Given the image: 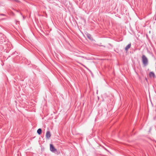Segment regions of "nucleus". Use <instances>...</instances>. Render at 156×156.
<instances>
[{"mask_svg":"<svg viewBox=\"0 0 156 156\" xmlns=\"http://www.w3.org/2000/svg\"><path fill=\"white\" fill-rule=\"evenodd\" d=\"M142 62L144 66H147L148 63V60L147 57L144 55H143L142 57Z\"/></svg>","mask_w":156,"mask_h":156,"instance_id":"nucleus-1","label":"nucleus"},{"mask_svg":"<svg viewBox=\"0 0 156 156\" xmlns=\"http://www.w3.org/2000/svg\"><path fill=\"white\" fill-rule=\"evenodd\" d=\"M50 150L51 151L55 153H56L57 152V151L56 149L53 145L52 144H50Z\"/></svg>","mask_w":156,"mask_h":156,"instance_id":"nucleus-2","label":"nucleus"},{"mask_svg":"<svg viewBox=\"0 0 156 156\" xmlns=\"http://www.w3.org/2000/svg\"><path fill=\"white\" fill-rule=\"evenodd\" d=\"M51 136V134L50 131H47L46 134V138L48 140H49Z\"/></svg>","mask_w":156,"mask_h":156,"instance_id":"nucleus-3","label":"nucleus"},{"mask_svg":"<svg viewBox=\"0 0 156 156\" xmlns=\"http://www.w3.org/2000/svg\"><path fill=\"white\" fill-rule=\"evenodd\" d=\"M87 36L89 40L92 41L93 40V38H92V37L91 36V35L90 34H87Z\"/></svg>","mask_w":156,"mask_h":156,"instance_id":"nucleus-4","label":"nucleus"},{"mask_svg":"<svg viewBox=\"0 0 156 156\" xmlns=\"http://www.w3.org/2000/svg\"><path fill=\"white\" fill-rule=\"evenodd\" d=\"M149 76L150 77H155V74L153 72H151L149 73Z\"/></svg>","mask_w":156,"mask_h":156,"instance_id":"nucleus-5","label":"nucleus"},{"mask_svg":"<svg viewBox=\"0 0 156 156\" xmlns=\"http://www.w3.org/2000/svg\"><path fill=\"white\" fill-rule=\"evenodd\" d=\"M131 44L130 43L128 44L125 48V50L126 51H127L128 49L130 48L131 47Z\"/></svg>","mask_w":156,"mask_h":156,"instance_id":"nucleus-6","label":"nucleus"},{"mask_svg":"<svg viewBox=\"0 0 156 156\" xmlns=\"http://www.w3.org/2000/svg\"><path fill=\"white\" fill-rule=\"evenodd\" d=\"M42 129L41 128L38 129L37 131V133L39 135H40L41 133H42Z\"/></svg>","mask_w":156,"mask_h":156,"instance_id":"nucleus-7","label":"nucleus"},{"mask_svg":"<svg viewBox=\"0 0 156 156\" xmlns=\"http://www.w3.org/2000/svg\"><path fill=\"white\" fill-rule=\"evenodd\" d=\"M103 147V148L106 151H108V152H110L108 150H107V149L106 148H105V147Z\"/></svg>","mask_w":156,"mask_h":156,"instance_id":"nucleus-8","label":"nucleus"},{"mask_svg":"<svg viewBox=\"0 0 156 156\" xmlns=\"http://www.w3.org/2000/svg\"><path fill=\"white\" fill-rule=\"evenodd\" d=\"M0 16H5V15L4 14H0Z\"/></svg>","mask_w":156,"mask_h":156,"instance_id":"nucleus-9","label":"nucleus"},{"mask_svg":"<svg viewBox=\"0 0 156 156\" xmlns=\"http://www.w3.org/2000/svg\"><path fill=\"white\" fill-rule=\"evenodd\" d=\"M20 14L21 15H22V13H21V12H20Z\"/></svg>","mask_w":156,"mask_h":156,"instance_id":"nucleus-10","label":"nucleus"}]
</instances>
